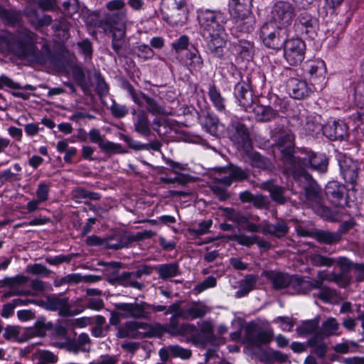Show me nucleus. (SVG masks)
I'll list each match as a JSON object with an SVG mask.
<instances>
[{
    "label": "nucleus",
    "mask_w": 364,
    "mask_h": 364,
    "mask_svg": "<svg viewBox=\"0 0 364 364\" xmlns=\"http://www.w3.org/2000/svg\"><path fill=\"white\" fill-rule=\"evenodd\" d=\"M35 34L22 28L18 31L17 39L13 34L5 33L0 36V49L9 51L18 58L31 63L44 64L50 59V50L46 45L38 50L34 45Z\"/></svg>",
    "instance_id": "1"
},
{
    "label": "nucleus",
    "mask_w": 364,
    "mask_h": 364,
    "mask_svg": "<svg viewBox=\"0 0 364 364\" xmlns=\"http://www.w3.org/2000/svg\"><path fill=\"white\" fill-rule=\"evenodd\" d=\"M198 18L203 35L208 40L209 50L215 57L223 58V48L226 45L223 14L220 11L205 9L198 12Z\"/></svg>",
    "instance_id": "2"
},
{
    "label": "nucleus",
    "mask_w": 364,
    "mask_h": 364,
    "mask_svg": "<svg viewBox=\"0 0 364 364\" xmlns=\"http://www.w3.org/2000/svg\"><path fill=\"white\" fill-rule=\"evenodd\" d=\"M116 309L122 312L124 318L149 319L151 311H164L166 306L164 305L149 304L144 301L134 303H117L114 304Z\"/></svg>",
    "instance_id": "3"
},
{
    "label": "nucleus",
    "mask_w": 364,
    "mask_h": 364,
    "mask_svg": "<svg viewBox=\"0 0 364 364\" xmlns=\"http://www.w3.org/2000/svg\"><path fill=\"white\" fill-rule=\"evenodd\" d=\"M287 28L273 22L264 23L260 28V38L265 46L272 49L282 48L288 40Z\"/></svg>",
    "instance_id": "4"
},
{
    "label": "nucleus",
    "mask_w": 364,
    "mask_h": 364,
    "mask_svg": "<svg viewBox=\"0 0 364 364\" xmlns=\"http://www.w3.org/2000/svg\"><path fill=\"white\" fill-rule=\"evenodd\" d=\"M287 173L292 176L299 183L304 182L306 183L304 185L306 198L311 205H321L322 201L321 189L305 170L297 171L296 168L294 167L291 171H287Z\"/></svg>",
    "instance_id": "5"
},
{
    "label": "nucleus",
    "mask_w": 364,
    "mask_h": 364,
    "mask_svg": "<svg viewBox=\"0 0 364 364\" xmlns=\"http://www.w3.org/2000/svg\"><path fill=\"white\" fill-rule=\"evenodd\" d=\"M107 12L103 14L102 22L109 26L126 25L127 9L124 0H111L107 2Z\"/></svg>",
    "instance_id": "6"
},
{
    "label": "nucleus",
    "mask_w": 364,
    "mask_h": 364,
    "mask_svg": "<svg viewBox=\"0 0 364 364\" xmlns=\"http://www.w3.org/2000/svg\"><path fill=\"white\" fill-rule=\"evenodd\" d=\"M276 144L284 154L286 172L296 166V156L292 153L294 148V136L289 130H282L276 136Z\"/></svg>",
    "instance_id": "7"
},
{
    "label": "nucleus",
    "mask_w": 364,
    "mask_h": 364,
    "mask_svg": "<svg viewBox=\"0 0 364 364\" xmlns=\"http://www.w3.org/2000/svg\"><path fill=\"white\" fill-rule=\"evenodd\" d=\"M304 70L309 75V80L315 91L322 90L326 86V68L321 60H311L304 65Z\"/></svg>",
    "instance_id": "8"
},
{
    "label": "nucleus",
    "mask_w": 364,
    "mask_h": 364,
    "mask_svg": "<svg viewBox=\"0 0 364 364\" xmlns=\"http://www.w3.org/2000/svg\"><path fill=\"white\" fill-rule=\"evenodd\" d=\"M296 170H304V168L311 167L319 172L327 171L328 159L326 155L317 154L311 151H305L301 156L296 157Z\"/></svg>",
    "instance_id": "9"
},
{
    "label": "nucleus",
    "mask_w": 364,
    "mask_h": 364,
    "mask_svg": "<svg viewBox=\"0 0 364 364\" xmlns=\"http://www.w3.org/2000/svg\"><path fill=\"white\" fill-rule=\"evenodd\" d=\"M295 16V9L290 2L279 1L272 6L269 22L287 28L291 23Z\"/></svg>",
    "instance_id": "10"
},
{
    "label": "nucleus",
    "mask_w": 364,
    "mask_h": 364,
    "mask_svg": "<svg viewBox=\"0 0 364 364\" xmlns=\"http://www.w3.org/2000/svg\"><path fill=\"white\" fill-rule=\"evenodd\" d=\"M38 304L46 310L58 311L60 316H72L81 312V311H74L71 310V306L69 304V299L68 297L60 296L55 294L48 296L45 300L40 301Z\"/></svg>",
    "instance_id": "11"
},
{
    "label": "nucleus",
    "mask_w": 364,
    "mask_h": 364,
    "mask_svg": "<svg viewBox=\"0 0 364 364\" xmlns=\"http://www.w3.org/2000/svg\"><path fill=\"white\" fill-rule=\"evenodd\" d=\"M229 138L237 149L245 151L252 147L250 134L246 126L239 121H232L228 129Z\"/></svg>",
    "instance_id": "12"
},
{
    "label": "nucleus",
    "mask_w": 364,
    "mask_h": 364,
    "mask_svg": "<svg viewBox=\"0 0 364 364\" xmlns=\"http://www.w3.org/2000/svg\"><path fill=\"white\" fill-rule=\"evenodd\" d=\"M99 265L106 266L107 271H111L112 274V278L109 279L111 282H117L118 284L126 287H132L136 289H142L144 287V284L135 281L133 278H134L131 272H123L122 274L118 275L119 270L120 269V263L112 262H100L98 263Z\"/></svg>",
    "instance_id": "13"
},
{
    "label": "nucleus",
    "mask_w": 364,
    "mask_h": 364,
    "mask_svg": "<svg viewBox=\"0 0 364 364\" xmlns=\"http://www.w3.org/2000/svg\"><path fill=\"white\" fill-rule=\"evenodd\" d=\"M181 316H171L169 322L164 326L165 332L173 336H190L191 341L196 343L198 341V332L194 324L179 323Z\"/></svg>",
    "instance_id": "14"
},
{
    "label": "nucleus",
    "mask_w": 364,
    "mask_h": 364,
    "mask_svg": "<svg viewBox=\"0 0 364 364\" xmlns=\"http://www.w3.org/2000/svg\"><path fill=\"white\" fill-rule=\"evenodd\" d=\"M123 87L128 92L134 102L139 107H143L144 102H145L149 112L153 114H162L164 112V108L154 98L149 97L142 92L136 91L129 82H124Z\"/></svg>",
    "instance_id": "15"
},
{
    "label": "nucleus",
    "mask_w": 364,
    "mask_h": 364,
    "mask_svg": "<svg viewBox=\"0 0 364 364\" xmlns=\"http://www.w3.org/2000/svg\"><path fill=\"white\" fill-rule=\"evenodd\" d=\"M284 48V55L291 65L300 64L305 55L306 46L300 38L287 40Z\"/></svg>",
    "instance_id": "16"
},
{
    "label": "nucleus",
    "mask_w": 364,
    "mask_h": 364,
    "mask_svg": "<svg viewBox=\"0 0 364 364\" xmlns=\"http://www.w3.org/2000/svg\"><path fill=\"white\" fill-rule=\"evenodd\" d=\"M292 120L295 121L294 125L301 127L307 135L316 136L323 132L324 127L317 120L316 117L308 114L305 110L300 112Z\"/></svg>",
    "instance_id": "17"
},
{
    "label": "nucleus",
    "mask_w": 364,
    "mask_h": 364,
    "mask_svg": "<svg viewBox=\"0 0 364 364\" xmlns=\"http://www.w3.org/2000/svg\"><path fill=\"white\" fill-rule=\"evenodd\" d=\"M148 324L137 321H127L120 326L116 334L119 338H133L141 339L146 337H149L152 335L150 332H141L140 329H146Z\"/></svg>",
    "instance_id": "18"
},
{
    "label": "nucleus",
    "mask_w": 364,
    "mask_h": 364,
    "mask_svg": "<svg viewBox=\"0 0 364 364\" xmlns=\"http://www.w3.org/2000/svg\"><path fill=\"white\" fill-rule=\"evenodd\" d=\"M338 164L345 181L351 184L355 183L359 170L356 162L346 156H340Z\"/></svg>",
    "instance_id": "19"
},
{
    "label": "nucleus",
    "mask_w": 364,
    "mask_h": 364,
    "mask_svg": "<svg viewBox=\"0 0 364 364\" xmlns=\"http://www.w3.org/2000/svg\"><path fill=\"white\" fill-rule=\"evenodd\" d=\"M234 95L243 107L247 108L252 105L253 102L252 91L248 77L246 80H242L236 84Z\"/></svg>",
    "instance_id": "20"
},
{
    "label": "nucleus",
    "mask_w": 364,
    "mask_h": 364,
    "mask_svg": "<svg viewBox=\"0 0 364 364\" xmlns=\"http://www.w3.org/2000/svg\"><path fill=\"white\" fill-rule=\"evenodd\" d=\"M262 226L263 235H269L278 239L284 237L289 232L288 223L283 219H277L274 223L264 220Z\"/></svg>",
    "instance_id": "21"
},
{
    "label": "nucleus",
    "mask_w": 364,
    "mask_h": 364,
    "mask_svg": "<svg viewBox=\"0 0 364 364\" xmlns=\"http://www.w3.org/2000/svg\"><path fill=\"white\" fill-rule=\"evenodd\" d=\"M28 282V278L24 275L18 274L13 277H6L2 280H0V288L5 286H8L10 288V291L6 294V296H28L31 294L30 290L23 289L19 290L17 286L23 284Z\"/></svg>",
    "instance_id": "22"
},
{
    "label": "nucleus",
    "mask_w": 364,
    "mask_h": 364,
    "mask_svg": "<svg viewBox=\"0 0 364 364\" xmlns=\"http://www.w3.org/2000/svg\"><path fill=\"white\" fill-rule=\"evenodd\" d=\"M287 87L290 96L296 100L307 97L312 92L306 81L298 78H290L287 82Z\"/></svg>",
    "instance_id": "23"
},
{
    "label": "nucleus",
    "mask_w": 364,
    "mask_h": 364,
    "mask_svg": "<svg viewBox=\"0 0 364 364\" xmlns=\"http://www.w3.org/2000/svg\"><path fill=\"white\" fill-rule=\"evenodd\" d=\"M346 188L337 181H330L325 188V194L328 200L335 206H341L346 200Z\"/></svg>",
    "instance_id": "24"
},
{
    "label": "nucleus",
    "mask_w": 364,
    "mask_h": 364,
    "mask_svg": "<svg viewBox=\"0 0 364 364\" xmlns=\"http://www.w3.org/2000/svg\"><path fill=\"white\" fill-rule=\"evenodd\" d=\"M263 277H266L272 284L274 289L280 290L291 286L292 275L287 273L268 270L262 272Z\"/></svg>",
    "instance_id": "25"
},
{
    "label": "nucleus",
    "mask_w": 364,
    "mask_h": 364,
    "mask_svg": "<svg viewBox=\"0 0 364 364\" xmlns=\"http://www.w3.org/2000/svg\"><path fill=\"white\" fill-rule=\"evenodd\" d=\"M323 134L331 140H343L348 136V126L342 121L328 123L323 127Z\"/></svg>",
    "instance_id": "26"
},
{
    "label": "nucleus",
    "mask_w": 364,
    "mask_h": 364,
    "mask_svg": "<svg viewBox=\"0 0 364 364\" xmlns=\"http://www.w3.org/2000/svg\"><path fill=\"white\" fill-rule=\"evenodd\" d=\"M224 176L221 181L225 186H230L235 181H242L249 178V173L246 170L236 166H230L221 170Z\"/></svg>",
    "instance_id": "27"
},
{
    "label": "nucleus",
    "mask_w": 364,
    "mask_h": 364,
    "mask_svg": "<svg viewBox=\"0 0 364 364\" xmlns=\"http://www.w3.org/2000/svg\"><path fill=\"white\" fill-rule=\"evenodd\" d=\"M211 311V308L202 301L191 302L185 307L184 320L202 318Z\"/></svg>",
    "instance_id": "28"
},
{
    "label": "nucleus",
    "mask_w": 364,
    "mask_h": 364,
    "mask_svg": "<svg viewBox=\"0 0 364 364\" xmlns=\"http://www.w3.org/2000/svg\"><path fill=\"white\" fill-rule=\"evenodd\" d=\"M274 336L272 329L259 330L256 332L249 331L246 335L247 342L255 347H260L270 343Z\"/></svg>",
    "instance_id": "29"
},
{
    "label": "nucleus",
    "mask_w": 364,
    "mask_h": 364,
    "mask_svg": "<svg viewBox=\"0 0 364 364\" xmlns=\"http://www.w3.org/2000/svg\"><path fill=\"white\" fill-rule=\"evenodd\" d=\"M326 338L316 332L306 342V345L312 349V352L319 358H323L328 352V345L325 342Z\"/></svg>",
    "instance_id": "30"
},
{
    "label": "nucleus",
    "mask_w": 364,
    "mask_h": 364,
    "mask_svg": "<svg viewBox=\"0 0 364 364\" xmlns=\"http://www.w3.org/2000/svg\"><path fill=\"white\" fill-rule=\"evenodd\" d=\"M112 28V48L120 57L122 55L121 51L125 46V35H126V25L122 26H113Z\"/></svg>",
    "instance_id": "31"
},
{
    "label": "nucleus",
    "mask_w": 364,
    "mask_h": 364,
    "mask_svg": "<svg viewBox=\"0 0 364 364\" xmlns=\"http://www.w3.org/2000/svg\"><path fill=\"white\" fill-rule=\"evenodd\" d=\"M91 339L85 333H80L75 340H71L68 343V351L74 354H77L80 351H90Z\"/></svg>",
    "instance_id": "32"
},
{
    "label": "nucleus",
    "mask_w": 364,
    "mask_h": 364,
    "mask_svg": "<svg viewBox=\"0 0 364 364\" xmlns=\"http://www.w3.org/2000/svg\"><path fill=\"white\" fill-rule=\"evenodd\" d=\"M252 0H231L229 6L232 15L235 18H244L251 11Z\"/></svg>",
    "instance_id": "33"
},
{
    "label": "nucleus",
    "mask_w": 364,
    "mask_h": 364,
    "mask_svg": "<svg viewBox=\"0 0 364 364\" xmlns=\"http://www.w3.org/2000/svg\"><path fill=\"white\" fill-rule=\"evenodd\" d=\"M298 21L302 29L304 30L307 34H316L319 27L318 20L316 17L306 11H304L299 14Z\"/></svg>",
    "instance_id": "34"
},
{
    "label": "nucleus",
    "mask_w": 364,
    "mask_h": 364,
    "mask_svg": "<svg viewBox=\"0 0 364 364\" xmlns=\"http://www.w3.org/2000/svg\"><path fill=\"white\" fill-rule=\"evenodd\" d=\"M313 238L320 243L333 245L341 240L342 232L341 231L331 232L328 230H316L314 231Z\"/></svg>",
    "instance_id": "35"
},
{
    "label": "nucleus",
    "mask_w": 364,
    "mask_h": 364,
    "mask_svg": "<svg viewBox=\"0 0 364 364\" xmlns=\"http://www.w3.org/2000/svg\"><path fill=\"white\" fill-rule=\"evenodd\" d=\"M203 64L199 51L193 46L188 49L186 54V65L191 72H200Z\"/></svg>",
    "instance_id": "36"
},
{
    "label": "nucleus",
    "mask_w": 364,
    "mask_h": 364,
    "mask_svg": "<svg viewBox=\"0 0 364 364\" xmlns=\"http://www.w3.org/2000/svg\"><path fill=\"white\" fill-rule=\"evenodd\" d=\"M134 129L136 132L144 136H149L151 135L150 122L148 115L144 111H139L136 114L134 119Z\"/></svg>",
    "instance_id": "37"
},
{
    "label": "nucleus",
    "mask_w": 364,
    "mask_h": 364,
    "mask_svg": "<svg viewBox=\"0 0 364 364\" xmlns=\"http://www.w3.org/2000/svg\"><path fill=\"white\" fill-rule=\"evenodd\" d=\"M319 318L304 321L296 328V332L299 337H306L315 334L318 329Z\"/></svg>",
    "instance_id": "38"
},
{
    "label": "nucleus",
    "mask_w": 364,
    "mask_h": 364,
    "mask_svg": "<svg viewBox=\"0 0 364 364\" xmlns=\"http://www.w3.org/2000/svg\"><path fill=\"white\" fill-rule=\"evenodd\" d=\"M253 112L259 121L268 122L275 119L278 116L277 111L269 106L257 105L253 108Z\"/></svg>",
    "instance_id": "39"
},
{
    "label": "nucleus",
    "mask_w": 364,
    "mask_h": 364,
    "mask_svg": "<svg viewBox=\"0 0 364 364\" xmlns=\"http://www.w3.org/2000/svg\"><path fill=\"white\" fill-rule=\"evenodd\" d=\"M257 281V277L254 274H247L245 279L240 282L239 289L236 291L235 295L237 298L246 296L250 291L255 287Z\"/></svg>",
    "instance_id": "40"
},
{
    "label": "nucleus",
    "mask_w": 364,
    "mask_h": 364,
    "mask_svg": "<svg viewBox=\"0 0 364 364\" xmlns=\"http://www.w3.org/2000/svg\"><path fill=\"white\" fill-rule=\"evenodd\" d=\"M155 269L162 279H167L179 274V267L176 262L160 264Z\"/></svg>",
    "instance_id": "41"
},
{
    "label": "nucleus",
    "mask_w": 364,
    "mask_h": 364,
    "mask_svg": "<svg viewBox=\"0 0 364 364\" xmlns=\"http://www.w3.org/2000/svg\"><path fill=\"white\" fill-rule=\"evenodd\" d=\"M261 188L268 191L270 193L273 200L284 204L286 199L284 196V190L282 187L276 186L272 181H268L262 183Z\"/></svg>",
    "instance_id": "42"
},
{
    "label": "nucleus",
    "mask_w": 364,
    "mask_h": 364,
    "mask_svg": "<svg viewBox=\"0 0 364 364\" xmlns=\"http://www.w3.org/2000/svg\"><path fill=\"white\" fill-rule=\"evenodd\" d=\"M104 247L107 249L119 250L127 247L130 244L129 235L122 234L113 238L105 239Z\"/></svg>",
    "instance_id": "43"
},
{
    "label": "nucleus",
    "mask_w": 364,
    "mask_h": 364,
    "mask_svg": "<svg viewBox=\"0 0 364 364\" xmlns=\"http://www.w3.org/2000/svg\"><path fill=\"white\" fill-rule=\"evenodd\" d=\"M340 325L335 318L329 317L322 323L321 329L318 333L328 338L340 334L338 330Z\"/></svg>",
    "instance_id": "44"
},
{
    "label": "nucleus",
    "mask_w": 364,
    "mask_h": 364,
    "mask_svg": "<svg viewBox=\"0 0 364 364\" xmlns=\"http://www.w3.org/2000/svg\"><path fill=\"white\" fill-rule=\"evenodd\" d=\"M250 164L252 166L262 170H272L273 165L271 161L257 152L252 153L250 156Z\"/></svg>",
    "instance_id": "45"
},
{
    "label": "nucleus",
    "mask_w": 364,
    "mask_h": 364,
    "mask_svg": "<svg viewBox=\"0 0 364 364\" xmlns=\"http://www.w3.org/2000/svg\"><path fill=\"white\" fill-rule=\"evenodd\" d=\"M208 96L214 107L219 112H223L225 109V99L222 97L220 92L216 89L215 85H210L208 90Z\"/></svg>",
    "instance_id": "46"
},
{
    "label": "nucleus",
    "mask_w": 364,
    "mask_h": 364,
    "mask_svg": "<svg viewBox=\"0 0 364 364\" xmlns=\"http://www.w3.org/2000/svg\"><path fill=\"white\" fill-rule=\"evenodd\" d=\"M290 287L296 294L309 293V279L299 275H292Z\"/></svg>",
    "instance_id": "47"
},
{
    "label": "nucleus",
    "mask_w": 364,
    "mask_h": 364,
    "mask_svg": "<svg viewBox=\"0 0 364 364\" xmlns=\"http://www.w3.org/2000/svg\"><path fill=\"white\" fill-rule=\"evenodd\" d=\"M220 179L221 177L214 178L210 188L220 200H225L229 198V194L226 191L228 186H225Z\"/></svg>",
    "instance_id": "48"
},
{
    "label": "nucleus",
    "mask_w": 364,
    "mask_h": 364,
    "mask_svg": "<svg viewBox=\"0 0 364 364\" xmlns=\"http://www.w3.org/2000/svg\"><path fill=\"white\" fill-rule=\"evenodd\" d=\"M72 197L75 200L89 199L92 200H98L100 196L97 193L90 192L82 188H75L72 191Z\"/></svg>",
    "instance_id": "49"
},
{
    "label": "nucleus",
    "mask_w": 364,
    "mask_h": 364,
    "mask_svg": "<svg viewBox=\"0 0 364 364\" xmlns=\"http://www.w3.org/2000/svg\"><path fill=\"white\" fill-rule=\"evenodd\" d=\"M75 80L86 93L89 90V83L85 80V72L81 66H76L73 70Z\"/></svg>",
    "instance_id": "50"
},
{
    "label": "nucleus",
    "mask_w": 364,
    "mask_h": 364,
    "mask_svg": "<svg viewBox=\"0 0 364 364\" xmlns=\"http://www.w3.org/2000/svg\"><path fill=\"white\" fill-rule=\"evenodd\" d=\"M236 50L242 58L250 60L253 55V45L252 43L247 41L241 40L239 41L236 46Z\"/></svg>",
    "instance_id": "51"
},
{
    "label": "nucleus",
    "mask_w": 364,
    "mask_h": 364,
    "mask_svg": "<svg viewBox=\"0 0 364 364\" xmlns=\"http://www.w3.org/2000/svg\"><path fill=\"white\" fill-rule=\"evenodd\" d=\"M93 75L96 82V92L100 96H105L108 94L109 86L106 83L104 77L102 76L99 70H93Z\"/></svg>",
    "instance_id": "52"
},
{
    "label": "nucleus",
    "mask_w": 364,
    "mask_h": 364,
    "mask_svg": "<svg viewBox=\"0 0 364 364\" xmlns=\"http://www.w3.org/2000/svg\"><path fill=\"white\" fill-rule=\"evenodd\" d=\"M358 345L353 341H344L342 343H337L333 347L335 352L346 354L348 353H355L356 351Z\"/></svg>",
    "instance_id": "53"
},
{
    "label": "nucleus",
    "mask_w": 364,
    "mask_h": 364,
    "mask_svg": "<svg viewBox=\"0 0 364 364\" xmlns=\"http://www.w3.org/2000/svg\"><path fill=\"white\" fill-rule=\"evenodd\" d=\"M223 215L230 221L237 223L240 226L245 222V215L231 208H223Z\"/></svg>",
    "instance_id": "54"
},
{
    "label": "nucleus",
    "mask_w": 364,
    "mask_h": 364,
    "mask_svg": "<svg viewBox=\"0 0 364 364\" xmlns=\"http://www.w3.org/2000/svg\"><path fill=\"white\" fill-rule=\"evenodd\" d=\"M309 259L316 267H331L335 263V259L318 254L311 255Z\"/></svg>",
    "instance_id": "55"
},
{
    "label": "nucleus",
    "mask_w": 364,
    "mask_h": 364,
    "mask_svg": "<svg viewBox=\"0 0 364 364\" xmlns=\"http://www.w3.org/2000/svg\"><path fill=\"white\" fill-rule=\"evenodd\" d=\"M100 149L109 155L127 153V151L123 149L120 144L107 140L104 142Z\"/></svg>",
    "instance_id": "56"
},
{
    "label": "nucleus",
    "mask_w": 364,
    "mask_h": 364,
    "mask_svg": "<svg viewBox=\"0 0 364 364\" xmlns=\"http://www.w3.org/2000/svg\"><path fill=\"white\" fill-rule=\"evenodd\" d=\"M255 237L256 235L250 236L245 234H234L230 235L228 239L237 242L240 245L249 247L255 244Z\"/></svg>",
    "instance_id": "57"
},
{
    "label": "nucleus",
    "mask_w": 364,
    "mask_h": 364,
    "mask_svg": "<svg viewBox=\"0 0 364 364\" xmlns=\"http://www.w3.org/2000/svg\"><path fill=\"white\" fill-rule=\"evenodd\" d=\"M169 350L171 351V356L180 358L183 360L188 359L192 355V352L190 349L184 348L179 345H170Z\"/></svg>",
    "instance_id": "58"
},
{
    "label": "nucleus",
    "mask_w": 364,
    "mask_h": 364,
    "mask_svg": "<svg viewBox=\"0 0 364 364\" xmlns=\"http://www.w3.org/2000/svg\"><path fill=\"white\" fill-rule=\"evenodd\" d=\"M0 17L11 25L18 23L21 20L20 13L14 10L1 9Z\"/></svg>",
    "instance_id": "59"
},
{
    "label": "nucleus",
    "mask_w": 364,
    "mask_h": 364,
    "mask_svg": "<svg viewBox=\"0 0 364 364\" xmlns=\"http://www.w3.org/2000/svg\"><path fill=\"white\" fill-rule=\"evenodd\" d=\"M53 328V323L51 322H46L45 321H38L32 331V334L34 336H43L48 331Z\"/></svg>",
    "instance_id": "60"
},
{
    "label": "nucleus",
    "mask_w": 364,
    "mask_h": 364,
    "mask_svg": "<svg viewBox=\"0 0 364 364\" xmlns=\"http://www.w3.org/2000/svg\"><path fill=\"white\" fill-rule=\"evenodd\" d=\"M26 272L35 275H39L42 277H48L51 273V271L46 267L40 263H36L34 264L28 265L26 267Z\"/></svg>",
    "instance_id": "61"
},
{
    "label": "nucleus",
    "mask_w": 364,
    "mask_h": 364,
    "mask_svg": "<svg viewBox=\"0 0 364 364\" xmlns=\"http://www.w3.org/2000/svg\"><path fill=\"white\" fill-rule=\"evenodd\" d=\"M50 188L49 184L44 182L40 183L36 191V198L42 203L47 201L49 198Z\"/></svg>",
    "instance_id": "62"
},
{
    "label": "nucleus",
    "mask_w": 364,
    "mask_h": 364,
    "mask_svg": "<svg viewBox=\"0 0 364 364\" xmlns=\"http://www.w3.org/2000/svg\"><path fill=\"white\" fill-rule=\"evenodd\" d=\"M201 124L203 127L206 128L207 131L213 134L216 132L218 127V119L209 114H207L201 119Z\"/></svg>",
    "instance_id": "63"
},
{
    "label": "nucleus",
    "mask_w": 364,
    "mask_h": 364,
    "mask_svg": "<svg viewBox=\"0 0 364 364\" xmlns=\"http://www.w3.org/2000/svg\"><path fill=\"white\" fill-rule=\"evenodd\" d=\"M213 225L211 220H204L198 224L196 228H190L189 232L195 235H203L209 232L210 228Z\"/></svg>",
    "instance_id": "64"
}]
</instances>
